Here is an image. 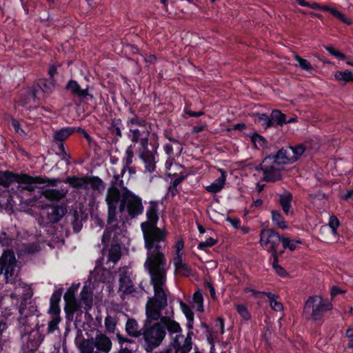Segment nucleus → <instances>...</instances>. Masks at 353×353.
<instances>
[{"instance_id":"50","label":"nucleus","mask_w":353,"mask_h":353,"mask_svg":"<svg viewBox=\"0 0 353 353\" xmlns=\"http://www.w3.org/2000/svg\"><path fill=\"white\" fill-rule=\"evenodd\" d=\"M259 121L261 125L265 129L270 128L272 125L271 117L270 118L266 114H260L259 115Z\"/></svg>"},{"instance_id":"26","label":"nucleus","mask_w":353,"mask_h":353,"mask_svg":"<svg viewBox=\"0 0 353 353\" xmlns=\"http://www.w3.org/2000/svg\"><path fill=\"white\" fill-rule=\"evenodd\" d=\"M17 174L10 171H0V185L8 188L12 183L16 182Z\"/></svg>"},{"instance_id":"58","label":"nucleus","mask_w":353,"mask_h":353,"mask_svg":"<svg viewBox=\"0 0 353 353\" xmlns=\"http://www.w3.org/2000/svg\"><path fill=\"white\" fill-rule=\"evenodd\" d=\"M244 291H245V292H251L252 296H254L255 297H257L259 294L265 295V293H266L265 292L258 291V290H256L254 289L250 288H245Z\"/></svg>"},{"instance_id":"21","label":"nucleus","mask_w":353,"mask_h":353,"mask_svg":"<svg viewBox=\"0 0 353 353\" xmlns=\"http://www.w3.org/2000/svg\"><path fill=\"white\" fill-rule=\"evenodd\" d=\"M173 263L176 274L183 276H189L192 274V269L188 264L183 262L182 258L174 257Z\"/></svg>"},{"instance_id":"63","label":"nucleus","mask_w":353,"mask_h":353,"mask_svg":"<svg viewBox=\"0 0 353 353\" xmlns=\"http://www.w3.org/2000/svg\"><path fill=\"white\" fill-rule=\"evenodd\" d=\"M176 194H178L177 187H174V185H170L168 188V194H170L172 197H173Z\"/></svg>"},{"instance_id":"1","label":"nucleus","mask_w":353,"mask_h":353,"mask_svg":"<svg viewBox=\"0 0 353 353\" xmlns=\"http://www.w3.org/2000/svg\"><path fill=\"white\" fill-rule=\"evenodd\" d=\"M158 294L154 289V296L148 300L145 308L147 320L142 328L145 349L150 352L161 345L167 330V320L173 319V310H168V290L161 287Z\"/></svg>"},{"instance_id":"44","label":"nucleus","mask_w":353,"mask_h":353,"mask_svg":"<svg viewBox=\"0 0 353 353\" xmlns=\"http://www.w3.org/2000/svg\"><path fill=\"white\" fill-rule=\"evenodd\" d=\"M235 308L238 314L245 321L251 319V314L247 307L243 304H236Z\"/></svg>"},{"instance_id":"59","label":"nucleus","mask_w":353,"mask_h":353,"mask_svg":"<svg viewBox=\"0 0 353 353\" xmlns=\"http://www.w3.org/2000/svg\"><path fill=\"white\" fill-rule=\"evenodd\" d=\"M117 339L118 340V342L121 345H122L124 343H131L132 341L126 337L123 336L120 334H117Z\"/></svg>"},{"instance_id":"37","label":"nucleus","mask_w":353,"mask_h":353,"mask_svg":"<svg viewBox=\"0 0 353 353\" xmlns=\"http://www.w3.org/2000/svg\"><path fill=\"white\" fill-rule=\"evenodd\" d=\"M80 302L81 305L88 307H90L92 303V293L89 292L85 287H83L80 294Z\"/></svg>"},{"instance_id":"51","label":"nucleus","mask_w":353,"mask_h":353,"mask_svg":"<svg viewBox=\"0 0 353 353\" xmlns=\"http://www.w3.org/2000/svg\"><path fill=\"white\" fill-rule=\"evenodd\" d=\"M180 307L188 320L193 319L194 314L188 305L183 301L179 302Z\"/></svg>"},{"instance_id":"27","label":"nucleus","mask_w":353,"mask_h":353,"mask_svg":"<svg viewBox=\"0 0 353 353\" xmlns=\"http://www.w3.org/2000/svg\"><path fill=\"white\" fill-rule=\"evenodd\" d=\"M121 248L119 244H113L111 245L108 256V261L117 263L121 257Z\"/></svg>"},{"instance_id":"40","label":"nucleus","mask_w":353,"mask_h":353,"mask_svg":"<svg viewBox=\"0 0 353 353\" xmlns=\"http://www.w3.org/2000/svg\"><path fill=\"white\" fill-rule=\"evenodd\" d=\"M125 174H122L121 172L120 174H114L113 178L111 180V187H115L117 189H121L123 191H125V188H127L125 186H124V183L122 179L123 175Z\"/></svg>"},{"instance_id":"38","label":"nucleus","mask_w":353,"mask_h":353,"mask_svg":"<svg viewBox=\"0 0 353 353\" xmlns=\"http://www.w3.org/2000/svg\"><path fill=\"white\" fill-rule=\"evenodd\" d=\"M272 121H274L280 126L286 123V115L279 110H274L270 114Z\"/></svg>"},{"instance_id":"19","label":"nucleus","mask_w":353,"mask_h":353,"mask_svg":"<svg viewBox=\"0 0 353 353\" xmlns=\"http://www.w3.org/2000/svg\"><path fill=\"white\" fill-rule=\"evenodd\" d=\"M94 345L98 350L108 353L112 348V341L107 336L101 334L96 336Z\"/></svg>"},{"instance_id":"32","label":"nucleus","mask_w":353,"mask_h":353,"mask_svg":"<svg viewBox=\"0 0 353 353\" xmlns=\"http://www.w3.org/2000/svg\"><path fill=\"white\" fill-rule=\"evenodd\" d=\"M60 312H48L51 316V319L48 324V331L49 333H52L58 329V324L61 321Z\"/></svg>"},{"instance_id":"24","label":"nucleus","mask_w":353,"mask_h":353,"mask_svg":"<svg viewBox=\"0 0 353 353\" xmlns=\"http://www.w3.org/2000/svg\"><path fill=\"white\" fill-rule=\"evenodd\" d=\"M120 197L119 190L115 187H110L108 189L105 201L108 206H117Z\"/></svg>"},{"instance_id":"46","label":"nucleus","mask_w":353,"mask_h":353,"mask_svg":"<svg viewBox=\"0 0 353 353\" xmlns=\"http://www.w3.org/2000/svg\"><path fill=\"white\" fill-rule=\"evenodd\" d=\"M340 225L339 219L335 215H331L328 222V226L332 230V234L336 235L337 234V229Z\"/></svg>"},{"instance_id":"15","label":"nucleus","mask_w":353,"mask_h":353,"mask_svg":"<svg viewBox=\"0 0 353 353\" xmlns=\"http://www.w3.org/2000/svg\"><path fill=\"white\" fill-rule=\"evenodd\" d=\"M270 156L272 157L281 166L295 162L292 156V148L290 146L281 148L276 154Z\"/></svg>"},{"instance_id":"13","label":"nucleus","mask_w":353,"mask_h":353,"mask_svg":"<svg viewBox=\"0 0 353 353\" xmlns=\"http://www.w3.org/2000/svg\"><path fill=\"white\" fill-rule=\"evenodd\" d=\"M65 88L71 92V94L79 98L80 101H82L84 99L88 97L90 99H93V95L89 94L88 88L82 89L77 81L74 80H70L65 85Z\"/></svg>"},{"instance_id":"36","label":"nucleus","mask_w":353,"mask_h":353,"mask_svg":"<svg viewBox=\"0 0 353 353\" xmlns=\"http://www.w3.org/2000/svg\"><path fill=\"white\" fill-rule=\"evenodd\" d=\"M94 190L101 192L105 189V184L103 181L98 176H93L88 180V185Z\"/></svg>"},{"instance_id":"7","label":"nucleus","mask_w":353,"mask_h":353,"mask_svg":"<svg viewBox=\"0 0 353 353\" xmlns=\"http://www.w3.org/2000/svg\"><path fill=\"white\" fill-rule=\"evenodd\" d=\"M282 241V236L278 232L270 228H263L260 231L259 243L261 248L272 252V256L279 254L277 248Z\"/></svg>"},{"instance_id":"48","label":"nucleus","mask_w":353,"mask_h":353,"mask_svg":"<svg viewBox=\"0 0 353 353\" xmlns=\"http://www.w3.org/2000/svg\"><path fill=\"white\" fill-rule=\"evenodd\" d=\"M330 13L336 18H337L339 20L346 24L351 23V21L349 19L346 18L343 14H342L341 12H339L337 9L334 8H331Z\"/></svg>"},{"instance_id":"39","label":"nucleus","mask_w":353,"mask_h":353,"mask_svg":"<svg viewBox=\"0 0 353 353\" xmlns=\"http://www.w3.org/2000/svg\"><path fill=\"white\" fill-rule=\"evenodd\" d=\"M192 301L196 307V310L202 312L203 311V297L201 290H198L194 293Z\"/></svg>"},{"instance_id":"54","label":"nucleus","mask_w":353,"mask_h":353,"mask_svg":"<svg viewBox=\"0 0 353 353\" xmlns=\"http://www.w3.org/2000/svg\"><path fill=\"white\" fill-rule=\"evenodd\" d=\"M183 247H184V244H183V241H178L175 243V245H174L175 255L174 257L182 258Z\"/></svg>"},{"instance_id":"64","label":"nucleus","mask_w":353,"mask_h":353,"mask_svg":"<svg viewBox=\"0 0 353 353\" xmlns=\"http://www.w3.org/2000/svg\"><path fill=\"white\" fill-rule=\"evenodd\" d=\"M57 69L55 65H52L50 66L49 70H48V74L50 75L52 81H53L54 76L57 73Z\"/></svg>"},{"instance_id":"61","label":"nucleus","mask_w":353,"mask_h":353,"mask_svg":"<svg viewBox=\"0 0 353 353\" xmlns=\"http://www.w3.org/2000/svg\"><path fill=\"white\" fill-rule=\"evenodd\" d=\"M163 150L168 155L173 154V146L170 143L165 144L163 146Z\"/></svg>"},{"instance_id":"17","label":"nucleus","mask_w":353,"mask_h":353,"mask_svg":"<svg viewBox=\"0 0 353 353\" xmlns=\"http://www.w3.org/2000/svg\"><path fill=\"white\" fill-rule=\"evenodd\" d=\"M50 210L48 212V219L52 223L59 222L67 212L66 208L60 205H54Z\"/></svg>"},{"instance_id":"9","label":"nucleus","mask_w":353,"mask_h":353,"mask_svg":"<svg viewBox=\"0 0 353 353\" xmlns=\"http://www.w3.org/2000/svg\"><path fill=\"white\" fill-rule=\"evenodd\" d=\"M117 206H108V224L110 226L104 230L101 238V241L104 244L109 241L112 235L113 239H117L122 232L117 224L112 225L117 221Z\"/></svg>"},{"instance_id":"11","label":"nucleus","mask_w":353,"mask_h":353,"mask_svg":"<svg viewBox=\"0 0 353 353\" xmlns=\"http://www.w3.org/2000/svg\"><path fill=\"white\" fill-rule=\"evenodd\" d=\"M134 291L135 288L130 276L128 275L125 271L121 272L119 279L118 293L121 299L124 300L128 295L131 294Z\"/></svg>"},{"instance_id":"56","label":"nucleus","mask_w":353,"mask_h":353,"mask_svg":"<svg viewBox=\"0 0 353 353\" xmlns=\"http://www.w3.org/2000/svg\"><path fill=\"white\" fill-rule=\"evenodd\" d=\"M11 125L17 133H18L19 134H24V130L21 128V125L17 120H16L14 119H12Z\"/></svg>"},{"instance_id":"25","label":"nucleus","mask_w":353,"mask_h":353,"mask_svg":"<svg viewBox=\"0 0 353 353\" xmlns=\"http://www.w3.org/2000/svg\"><path fill=\"white\" fill-rule=\"evenodd\" d=\"M65 181L74 188L88 189V179L86 178L75 176H68Z\"/></svg>"},{"instance_id":"8","label":"nucleus","mask_w":353,"mask_h":353,"mask_svg":"<svg viewBox=\"0 0 353 353\" xmlns=\"http://www.w3.org/2000/svg\"><path fill=\"white\" fill-rule=\"evenodd\" d=\"M16 183H18V189L27 192L28 196L38 188V185L46 183L45 179L41 176H32L26 174H17Z\"/></svg>"},{"instance_id":"12","label":"nucleus","mask_w":353,"mask_h":353,"mask_svg":"<svg viewBox=\"0 0 353 353\" xmlns=\"http://www.w3.org/2000/svg\"><path fill=\"white\" fill-rule=\"evenodd\" d=\"M139 158L143 161L145 168L147 172L152 173L156 169V156L157 154L156 150H150L146 148L145 150L138 151Z\"/></svg>"},{"instance_id":"43","label":"nucleus","mask_w":353,"mask_h":353,"mask_svg":"<svg viewBox=\"0 0 353 353\" xmlns=\"http://www.w3.org/2000/svg\"><path fill=\"white\" fill-rule=\"evenodd\" d=\"M294 60L299 63V67L301 68V70L307 72H310L313 70V67L307 59H305L301 57L300 56L296 54L294 56Z\"/></svg>"},{"instance_id":"42","label":"nucleus","mask_w":353,"mask_h":353,"mask_svg":"<svg viewBox=\"0 0 353 353\" xmlns=\"http://www.w3.org/2000/svg\"><path fill=\"white\" fill-rule=\"evenodd\" d=\"M279 255L280 254H275L274 256H272V257H273L272 267H273L274 270H275V272L277 273V274H279V276H281L282 277H284L288 275V273L285 271V270L279 264Z\"/></svg>"},{"instance_id":"6","label":"nucleus","mask_w":353,"mask_h":353,"mask_svg":"<svg viewBox=\"0 0 353 353\" xmlns=\"http://www.w3.org/2000/svg\"><path fill=\"white\" fill-rule=\"evenodd\" d=\"M283 167L270 156L266 157L262 163L256 167V170L263 173L261 180L266 182H275L282 179Z\"/></svg>"},{"instance_id":"2","label":"nucleus","mask_w":353,"mask_h":353,"mask_svg":"<svg viewBox=\"0 0 353 353\" xmlns=\"http://www.w3.org/2000/svg\"><path fill=\"white\" fill-rule=\"evenodd\" d=\"M145 247L147 249V259L145 267L150 274L153 289L159 294L161 287H166V260L163 254L165 248L167 231L159 228L157 225L141 223Z\"/></svg>"},{"instance_id":"33","label":"nucleus","mask_w":353,"mask_h":353,"mask_svg":"<svg viewBox=\"0 0 353 353\" xmlns=\"http://www.w3.org/2000/svg\"><path fill=\"white\" fill-rule=\"evenodd\" d=\"M334 76V79L339 82H343L344 83L353 82V73L349 70L337 71Z\"/></svg>"},{"instance_id":"53","label":"nucleus","mask_w":353,"mask_h":353,"mask_svg":"<svg viewBox=\"0 0 353 353\" xmlns=\"http://www.w3.org/2000/svg\"><path fill=\"white\" fill-rule=\"evenodd\" d=\"M165 136L167 139H168L170 142H172L173 144L175 145L176 150H177L178 153L180 154L183 150V145L179 142V141L167 134Z\"/></svg>"},{"instance_id":"3","label":"nucleus","mask_w":353,"mask_h":353,"mask_svg":"<svg viewBox=\"0 0 353 353\" xmlns=\"http://www.w3.org/2000/svg\"><path fill=\"white\" fill-rule=\"evenodd\" d=\"M128 112L131 116L126 121V125L129 129L128 137L134 148L138 145L137 151L145 150L148 148L152 125L144 117H139L132 108Z\"/></svg>"},{"instance_id":"47","label":"nucleus","mask_w":353,"mask_h":353,"mask_svg":"<svg viewBox=\"0 0 353 353\" xmlns=\"http://www.w3.org/2000/svg\"><path fill=\"white\" fill-rule=\"evenodd\" d=\"M172 176L174 177V179L172 181L171 185L174 187H178V185L188 177V173L181 172L179 174L175 173Z\"/></svg>"},{"instance_id":"22","label":"nucleus","mask_w":353,"mask_h":353,"mask_svg":"<svg viewBox=\"0 0 353 353\" xmlns=\"http://www.w3.org/2000/svg\"><path fill=\"white\" fill-rule=\"evenodd\" d=\"M292 195L290 192H285L279 196V203L286 215L292 214Z\"/></svg>"},{"instance_id":"4","label":"nucleus","mask_w":353,"mask_h":353,"mask_svg":"<svg viewBox=\"0 0 353 353\" xmlns=\"http://www.w3.org/2000/svg\"><path fill=\"white\" fill-rule=\"evenodd\" d=\"M332 304L321 296L314 295L308 297L303 307V315L307 319L321 320L324 314L332 310Z\"/></svg>"},{"instance_id":"10","label":"nucleus","mask_w":353,"mask_h":353,"mask_svg":"<svg viewBox=\"0 0 353 353\" xmlns=\"http://www.w3.org/2000/svg\"><path fill=\"white\" fill-rule=\"evenodd\" d=\"M16 266V258L12 250H8L3 252L0 258V274L6 277L12 276Z\"/></svg>"},{"instance_id":"34","label":"nucleus","mask_w":353,"mask_h":353,"mask_svg":"<svg viewBox=\"0 0 353 353\" xmlns=\"http://www.w3.org/2000/svg\"><path fill=\"white\" fill-rule=\"evenodd\" d=\"M265 295L269 299L270 305L272 310L276 312H281L283 310V305L282 303L277 301V296L272 293L267 292L265 293Z\"/></svg>"},{"instance_id":"41","label":"nucleus","mask_w":353,"mask_h":353,"mask_svg":"<svg viewBox=\"0 0 353 353\" xmlns=\"http://www.w3.org/2000/svg\"><path fill=\"white\" fill-rule=\"evenodd\" d=\"M104 324L107 332L111 334L115 332L117 326V320L115 317L110 315L107 316L105 318Z\"/></svg>"},{"instance_id":"35","label":"nucleus","mask_w":353,"mask_h":353,"mask_svg":"<svg viewBox=\"0 0 353 353\" xmlns=\"http://www.w3.org/2000/svg\"><path fill=\"white\" fill-rule=\"evenodd\" d=\"M272 222L274 225L277 226L278 228L281 229H287L288 225L286 224L285 221H284V219L281 214L276 211V210H272Z\"/></svg>"},{"instance_id":"20","label":"nucleus","mask_w":353,"mask_h":353,"mask_svg":"<svg viewBox=\"0 0 353 353\" xmlns=\"http://www.w3.org/2000/svg\"><path fill=\"white\" fill-rule=\"evenodd\" d=\"M68 190L63 188L58 189H46L41 192L43 196L50 201H60L67 194Z\"/></svg>"},{"instance_id":"29","label":"nucleus","mask_w":353,"mask_h":353,"mask_svg":"<svg viewBox=\"0 0 353 353\" xmlns=\"http://www.w3.org/2000/svg\"><path fill=\"white\" fill-rule=\"evenodd\" d=\"M123 127L122 121L119 118L111 119V123L108 127L109 131L112 134L120 138L122 137L121 128Z\"/></svg>"},{"instance_id":"30","label":"nucleus","mask_w":353,"mask_h":353,"mask_svg":"<svg viewBox=\"0 0 353 353\" xmlns=\"http://www.w3.org/2000/svg\"><path fill=\"white\" fill-rule=\"evenodd\" d=\"M61 292L56 290L52 294L50 300V307L48 312H61L59 302L61 301Z\"/></svg>"},{"instance_id":"31","label":"nucleus","mask_w":353,"mask_h":353,"mask_svg":"<svg viewBox=\"0 0 353 353\" xmlns=\"http://www.w3.org/2000/svg\"><path fill=\"white\" fill-rule=\"evenodd\" d=\"M75 132V128L66 127L57 130L54 133V138L55 140L63 142L65 139Z\"/></svg>"},{"instance_id":"49","label":"nucleus","mask_w":353,"mask_h":353,"mask_svg":"<svg viewBox=\"0 0 353 353\" xmlns=\"http://www.w3.org/2000/svg\"><path fill=\"white\" fill-rule=\"evenodd\" d=\"M325 50L332 56L339 58L341 59H344L346 58V56L341 52L339 50L336 49L332 46H327L325 47Z\"/></svg>"},{"instance_id":"52","label":"nucleus","mask_w":353,"mask_h":353,"mask_svg":"<svg viewBox=\"0 0 353 353\" xmlns=\"http://www.w3.org/2000/svg\"><path fill=\"white\" fill-rule=\"evenodd\" d=\"M217 240L209 237L205 241H201L198 245V248L200 250H205L206 248H211L216 244Z\"/></svg>"},{"instance_id":"23","label":"nucleus","mask_w":353,"mask_h":353,"mask_svg":"<svg viewBox=\"0 0 353 353\" xmlns=\"http://www.w3.org/2000/svg\"><path fill=\"white\" fill-rule=\"evenodd\" d=\"M125 331L128 334L134 338L142 336V329L139 330L137 321L134 319H129L125 323Z\"/></svg>"},{"instance_id":"5","label":"nucleus","mask_w":353,"mask_h":353,"mask_svg":"<svg viewBox=\"0 0 353 353\" xmlns=\"http://www.w3.org/2000/svg\"><path fill=\"white\" fill-rule=\"evenodd\" d=\"M119 210L121 212L126 210L129 216L132 218L141 214L143 211L141 198L128 188H125V191L122 192L121 196Z\"/></svg>"},{"instance_id":"16","label":"nucleus","mask_w":353,"mask_h":353,"mask_svg":"<svg viewBox=\"0 0 353 353\" xmlns=\"http://www.w3.org/2000/svg\"><path fill=\"white\" fill-rule=\"evenodd\" d=\"M159 203L157 201H151L146 211L147 221L143 223L157 225L159 221Z\"/></svg>"},{"instance_id":"14","label":"nucleus","mask_w":353,"mask_h":353,"mask_svg":"<svg viewBox=\"0 0 353 353\" xmlns=\"http://www.w3.org/2000/svg\"><path fill=\"white\" fill-rule=\"evenodd\" d=\"M218 170L221 173L220 176L210 185L205 187V190L210 194H215L220 192L225 185L227 178L226 172L221 168H219Z\"/></svg>"},{"instance_id":"28","label":"nucleus","mask_w":353,"mask_h":353,"mask_svg":"<svg viewBox=\"0 0 353 353\" xmlns=\"http://www.w3.org/2000/svg\"><path fill=\"white\" fill-rule=\"evenodd\" d=\"M281 243L283 250L279 251V254H282L286 249H289L291 251L295 250L298 245L301 244L302 242L300 239H291L288 237L282 236Z\"/></svg>"},{"instance_id":"57","label":"nucleus","mask_w":353,"mask_h":353,"mask_svg":"<svg viewBox=\"0 0 353 353\" xmlns=\"http://www.w3.org/2000/svg\"><path fill=\"white\" fill-rule=\"evenodd\" d=\"M346 336L349 338L347 347L353 349V327H350L346 331Z\"/></svg>"},{"instance_id":"18","label":"nucleus","mask_w":353,"mask_h":353,"mask_svg":"<svg viewBox=\"0 0 353 353\" xmlns=\"http://www.w3.org/2000/svg\"><path fill=\"white\" fill-rule=\"evenodd\" d=\"M134 145H132V144H130L129 146H128V148H126V150L125 151L124 157L122 159V164H123V167L121 169L122 174H125L127 170L130 173L133 172L130 165H132V163L133 162V158L134 156Z\"/></svg>"},{"instance_id":"60","label":"nucleus","mask_w":353,"mask_h":353,"mask_svg":"<svg viewBox=\"0 0 353 353\" xmlns=\"http://www.w3.org/2000/svg\"><path fill=\"white\" fill-rule=\"evenodd\" d=\"M345 291L344 290H342L341 289H340L339 287L337 286H333L331 289V296L333 297V296H335L339 294H342V293H344Z\"/></svg>"},{"instance_id":"55","label":"nucleus","mask_w":353,"mask_h":353,"mask_svg":"<svg viewBox=\"0 0 353 353\" xmlns=\"http://www.w3.org/2000/svg\"><path fill=\"white\" fill-rule=\"evenodd\" d=\"M40 86L44 92H50L53 87L52 81H48L47 80H43L41 81Z\"/></svg>"},{"instance_id":"45","label":"nucleus","mask_w":353,"mask_h":353,"mask_svg":"<svg viewBox=\"0 0 353 353\" xmlns=\"http://www.w3.org/2000/svg\"><path fill=\"white\" fill-rule=\"evenodd\" d=\"M290 148H292V156L293 159H294V161H297L305 150V148L303 144L290 146Z\"/></svg>"},{"instance_id":"62","label":"nucleus","mask_w":353,"mask_h":353,"mask_svg":"<svg viewBox=\"0 0 353 353\" xmlns=\"http://www.w3.org/2000/svg\"><path fill=\"white\" fill-rule=\"evenodd\" d=\"M186 113L189 116L192 117H201V116L204 114V112H203V111L194 112V111H192V110H188L186 112Z\"/></svg>"}]
</instances>
